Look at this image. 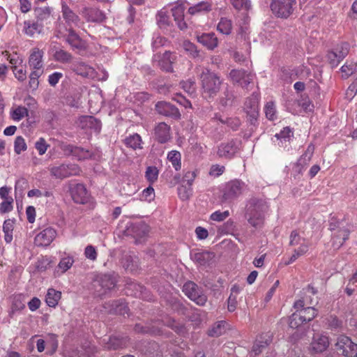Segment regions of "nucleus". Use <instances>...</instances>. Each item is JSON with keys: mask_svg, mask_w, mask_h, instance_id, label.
Masks as SVG:
<instances>
[{"mask_svg": "<svg viewBox=\"0 0 357 357\" xmlns=\"http://www.w3.org/2000/svg\"><path fill=\"white\" fill-rule=\"evenodd\" d=\"M268 206L264 199L255 197H251L245 206V218L252 227H259L264 223L265 213L268 211Z\"/></svg>", "mask_w": 357, "mask_h": 357, "instance_id": "1", "label": "nucleus"}, {"mask_svg": "<svg viewBox=\"0 0 357 357\" xmlns=\"http://www.w3.org/2000/svg\"><path fill=\"white\" fill-rule=\"evenodd\" d=\"M199 79L202 93L206 98H213L218 95L223 82L218 74L208 68L202 69Z\"/></svg>", "mask_w": 357, "mask_h": 357, "instance_id": "2", "label": "nucleus"}, {"mask_svg": "<svg viewBox=\"0 0 357 357\" xmlns=\"http://www.w3.org/2000/svg\"><path fill=\"white\" fill-rule=\"evenodd\" d=\"M183 291L188 298L199 306H204L207 301L203 289L192 281H188L183 284Z\"/></svg>", "mask_w": 357, "mask_h": 357, "instance_id": "3", "label": "nucleus"}, {"mask_svg": "<svg viewBox=\"0 0 357 357\" xmlns=\"http://www.w3.org/2000/svg\"><path fill=\"white\" fill-rule=\"evenodd\" d=\"M247 189V185L240 180H232L228 182L222 191V200L230 202L239 197Z\"/></svg>", "mask_w": 357, "mask_h": 357, "instance_id": "4", "label": "nucleus"}, {"mask_svg": "<svg viewBox=\"0 0 357 357\" xmlns=\"http://www.w3.org/2000/svg\"><path fill=\"white\" fill-rule=\"evenodd\" d=\"M154 66L167 73H172L173 64L177 61V54L175 52L165 51L162 54H155L152 59Z\"/></svg>", "mask_w": 357, "mask_h": 357, "instance_id": "5", "label": "nucleus"}, {"mask_svg": "<svg viewBox=\"0 0 357 357\" xmlns=\"http://www.w3.org/2000/svg\"><path fill=\"white\" fill-rule=\"evenodd\" d=\"M296 2V0H273L270 6L275 15L286 19L292 14Z\"/></svg>", "mask_w": 357, "mask_h": 357, "instance_id": "6", "label": "nucleus"}, {"mask_svg": "<svg viewBox=\"0 0 357 357\" xmlns=\"http://www.w3.org/2000/svg\"><path fill=\"white\" fill-rule=\"evenodd\" d=\"M52 176L56 178L63 179L72 176H77L80 174L81 169L76 164L68 163L53 166L50 169Z\"/></svg>", "mask_w": 357, "mask_h": 357, "instance_id": "7", "label": "nucleus"}, {"mask_svg": "<svg viewBox=\"0 0 357 357\" xmlns=\"http://www.w3.org/2000/svg\"><path fill=\"white\" fill-rule=\"evenodd\" d=\"M129 341L128 336L118 334L103 337L100 344L107 350H116L127 347Z\"/></svg>", "mask_w": 357, "mask_h": 357, "instance_id": "8", "label": "nucleus"}, {"mask_svg": "<svg viewBox=\"0 0 357 357\" xmlns=\"http://www.w3.org/2000/svg\"><path fill=\"white\" fill-rule=\"evenodd\" d=\"M335 347L337 351L345 357H357V344L347 336H340Z\"/></svg>", "mask_w": 357, "mask_h": 357, "instance_id": "9", "label": "nucleus"}, {"mask_svg": "<svg viewBox=\"0 0 357 357\" xmlns=\"http://www.w3.org/2000/svg\"><path fill=\"white\" fill-rule=\"evenodd\" d=\"M240 145L239 141L234 139L227 143H222L218 146L217 153L220 158L231 159L239 151Z\"/></svg>", "mask_w": 357, "mask_h": 357, "instance_id": "10", "label": "nucleus"}, {"mask_svg": "<svg viewBox=\"0 0 357 357\" xmlns=\"http://www.w3.org/2000/svg\"><path fill=\"white\" fill-rule=\"evenodd\" d=\"M348 53L349 44L347 43L337 45L335 50L329 52L327 54V59L331 67H336Z\"/></svg>", "mask_w": 357, "mask_h": 357, "instance_id": "11", "label": "nucleus"}, {"mask_svg": "<svg viewBox=\"0 0 357 357\" xmlns=\"http://www.w3.org/2000/svg\"><path fill=\"white\" fill-rule=\"evenodd\" d=\"M156 112L162 116L172 118L175 120L180 119L181 113L178 109L174 105L165 102L159 101L155 106Z\"/></svg>", "mask_w": 357, "mask_h": 357, "instance_id": "12", "label": "nucleus"}, {"mask_svg": "<svg viewBox=\"0 0 357 357\" xmlns=\"http://www.w3.org/2000/svg\"><path fill=\"white\" fill-rule=\"evenodd\" d=\"M56 236V230L52 227H47L35 236L34 243L38 247H47L51 244Z\"/></svg>", "mask_w": 357, "mask_h": 357, "instance_id": "13", "label": "nucleus"}, {"mask_svg": "<svg viewBox=\"0 0 357 357\" xmlns=\"http://www.w3.org/2000/svg\"><path fill=\"white\" fill-rule=\"evenodd\" d=\"M229 77L234 82L238 84L242 88H248L253 80V75L244 70L234 69L229 73Z\"/></svg>", "mask_w": 357, "mask_h": 357, "instance_id": "14", "label": "nucleus"}, {"mask_svg": "<svg viewBox=\"0 0 357 357\" xmlns=\"http://www.w3.org/2000/svg\"><path fill=\"white\" fill-rule=\"evenodd\" d=\"M78 126L82 129H90L100 133L102 128L101 121L92 116H82L78 120Z\"/></svg>", "mask_w": 357, "mask_h": 357, "instance_id": "15", "label": "nucleus"}, {"mask_svg": "<svg viewBox=\"0 0 357 357\" xmlns=\"http://www.w3.org/2000/svg\"><path fill=\"white\" fill-rule=\"evenodd\" d=\"M271 342L272 338L268 334L259 337L254 342L252 350L250 352V357H257L261 354Z\"/></svg>", "mask_w": 357, "mask_h": 357, "instance_id": "16", "label": "nucleus"}, {"mask_svg": "<svg viewBox=\"0 0 357 357\" xmlns=\"http://www.w3.org/2000/svg\"><path fill=\"white\" fill-rule=\"evenodd\" d=\"M73 201L77 204H84L88 202L89 195L83 184L77 183L70 188Z\"/></svg>", "mask_w": 357, "mask_h": 357, "instance_id": "17", "label": "nucleus"}, {"mask_svg": "<svg viewBox=\"0 0 357 357\" xmlns=\"http://www.w3.org/2000/svg\"><path fill=\"white\" fill-rule=\"evenodd\" d=\"M68 34L65 36V40L68 43L73 50L82 51L85 50V43L73 30L72 27L67 29Z\"/></svg>", "mask_w": 357, "mask_h": 357, "instance_id": "18", "label": "nucleus"}, {"mask_svg": "<svg viewBox=\"0 0 357 357\" xmlns=\"http://www.w3.org/2000/svg\"><path fill=\"white\" fill-rule=\"evenodd\" d=\"M170 126L165 122L159 123L154 128V137L160 144L168 142L171 138Z\"/></svg>", "mask_w": 357, "mask_h": 357, "instance_id": "19", "label": "nucleus"}, {"mask_svg": "<svg viewBox=\"0 0 357 357\" xmlns=\"http://www.w3.org/2000/svg\"><path fill=\"white\" fill-rule=\"evenodd\" d=\"M329 346L328 337L322 334H315L310 344L311 350L314 353H322Z\"/></svg>", "mask_w": 357, "mask_h": 357, "instance_id": "20", "label": "nucleus"}, {"mask_svg": "<svg viewBox=\"0 0 357 357\" xmlns=\"http://www.w3.org/2000/svg\"><path fill=\"white\" fill-rule=\"evenodd\" d=\"M215 257V254L209 251L197 252L191 254V259L199 266L210 265Z\"/></svg>", "mask_w": 357, "mask_h": 357, "instance_id": "21", "label": "nucleus"}, {"mask_svg": "<svg viewBox=\"0 0 357 357\" xmlns=\"http://www.w3.org/2000/svg\"><path fill=\"white\" fill-rule=\"evenodd\" d=\"M82 15L89 22H101L105 19L104 13L96 8H84Z\"/></svg>", "mask_w": 357, "mask_h": 357, "instance_id": "22", "label": "nucleus"}, {"mask_svg": "<svg viewBox=\"0 0 357 357\" xmlns=\"http://www.w3.org/2000/svg\"><path fill=\"white\" fill-rule=\"evenodd\" d=\"M61 13L63 18L68 26L71 27L73 25H79L80 21L79 16L65 2L61 3Z\"/></svg>", "mask_w": 357, "mask_h": 357, "instance_id": "23", "label": "nucleus"}, {"mask_svg": "<svg viewBox=\"0 0 357 357\" xmlns=\"http://www.w3.org/2000/svg\"><path fill=\"white\" fill-rule=\"evenodd\" d=\"M197 41L209 50H213L218 45V39L214 33H205L197 36Z\"/></svg>", "mask_w": 357, "mask_h": 357, "instance_id": "24", "label": "nucleus"}, {"mask_svg": "<svg viewBox=\"0 0 357 357\" xmlns=\"http://www.w3.org/2000/svg\"><path fill=\"white\" fill-rule=\"evenodd\" d=\"M43 50L38 48H33L29 58V66L33 70H41L43 67Z\"/></svg>", "mask_w": 357, "mask_h": 357, "instance_id": "25", "label": "nucleus"}, {"mask_svg": "<svg viewBox=\"0 0 357 357\" xmlns=\"http://www.w3.org/2000/svg\"><path fill=\"white\" fill-rule=\"evenodd\" d=\"M219 102L221 106L224 107L234 106L236 102V96L234 94V91L227 86L219 98Z\"/></svg>", "mask_w": 357, "mask_h": 357, "instance_id": "26", "label": "nucleus"}, {"mask_svg": "<svg viewBox=\"0 0 357 357\" xmlns=\"http://www.w3.org/2000/svg\"><path fill=\"white\" fill-rule=\"evenodd\" d=\"M116 281L112 275L104 274L97 277L94 285L96 286L98 284L104 290V293H105L106 291L113 289L116 285Z\"/></svg>", "mask_w": 357, "mask_h": 357, "instance_id": "27", "label": "nucleus"}, {"mask_svg": "<svg viewBox=\"0 0 357 357\" xmlns=\"http://www.w3.org/2000/svg\"><path fill=\"white\" fill-rule=\"evenodd\" d=\"M135 332L142 334H149L152 335H160L162 334V330L158 326L149 324L145 326L141 324H136L134 327Z\"/></svg>", "mask_w": 357, "mask_h": 357, "instance_id": "28", "label": "nucleus"}, {"mask_svg": "<svg viewBox=\"0 0 357 357\" xmlns=\"http://www.w3.org/2000/svg\"><path fill=\"white\" fill-rule=\"evenodd\" d=\"M275 137L277 139L278 144L280 146L286 147L287 143L289 144L294 137V132L289 127L287 126L283 128L279 133H276Z\"/></svg>", "mask_w": 357, "mask_h": 357, "instance_id": "29", "label": "nucleus"}, {"mask_svg": "<svg viewBox=\"0 0 357 357\" xmlns=\"http://www.w3.org/2000/svg\"><path fill=\"white\" fill-rule=\"evenodd\" d=\"M184 11L185 7L183 5H177L172 8V16L181 30L187 28V24L184 21Z\"/></svg>", "mask_w": 357, "mask_h": 357, "instance_id": "30", "label": "nucleus"}, {"mask_svg": "<svg viewBox=\"0 0 357 357\" xmlns=\"http://www.w3.org/2000/svg\"><path fill=\"white\" fill-rule=\"evenodd\" d=\"M185 52L192 59H202V55L201 51L197 48L196 45L190 40H184L181 45Z\"/></svg>", "mask_w": 357, "mask_h": 357, "instance_id": "31", "label": "nucleus"}, {"mask_svg": "<svg viewBox=\"0 0 357 357\" xmlns=\"http://www.w3.org/2000/svg\"><path fill=\"white\" fill-rule=\"evenodd\" d=\"M73 70L77 75L84 77H93L94 69L84 62H77L73 64Z\"/></svg>", "mask_w": 357, "mask_h": 357, "instance_id": "32", "label": "nucleus"}, {"mask_svg": "<svg viewBox=\"0 0 357 357\" xmlns=\"http://www.w3.org/2000/svg\"><path fill=\"white\" fill-rule=\"evenodd\" d=\"M349 231L345 228H340L337 231L332 234L333 245L335 248H339L344 242L349 238Z\"/></svg>", "mask_w": 357, "mask_h": 357, "instance_id": "33", "label": "nucleus"}, {"mask_svg": "<svg viewBox=\"0 0 357 357\" xmlns=\"http://www.w3.org/2000/svg\"><path fill=\"white\" fill-rule=\"evenodd\" d=\"M15 219H7L3 224V239L6 243H10L13 239Z\"/></svg>", "mask_w": 357, "mask_h": 357, "instance_id": "34", "label": "nucleus"}, {"mask_svg": "<svg viewBox=\"0 0 357 357\" xmlns=\"http://www.w3.org/2000/svg\"><path fill=\"white\" fill-rule=\"evenodd\" d=\"M212 10V3L208 1H201L188 8L190 15L202 14L210 12Z\"/></svg>", "mask_w": 357, "mask_h": 357, "instance_id": "35", "label": "nucleus"}, {"mask_svg": "<svg viewBox=\"0 0 357 357\" xmlns=\"http://www.w3.org/2000/svg\"><path fill=\"white\" fill-rule=\"evenodd\" d=\"M227 326L225 321H217L208 330L207 334L210 337H219L226 332Z\"/></svg>", "mask_w": 357, "mask_h": 357, "instance_id": "36", "label": "nucleus"}, {"mask_svg": "<svg viewBox=\"0 0 357 357\" xmlns=\"http://www.w3.org/2000/svg\"><path fill=\"white\" fill-rule=\"evenodd\" d=\"M24 25V33L31 37L33 36V35L36 33H40L43 27L42 23H39L37 21L36 22L25 21Z\"/></svg>", "mask_w": 357, "mask_h": 357, "instance_id": "37", "label": "nucleus"}, {"mask_svg": "<svg viewBox=\"0 0 357 357\" xmlns=\"http://www.w3.org/2000/svg\"><path fill=\"white\" fill-rule=\"evenodd\" d=\"M61 293L54 289H49L45 297V301L48 306L54 307L61 298Z\"/></svg>", "mask_w": 357, "mask_h": 357, "instance_id": "38", "label": "nucleus"}, {"mask_svg": "<svg viewBox=\"0 0 357 357\" xmlns=\"http://www.w3.org/2000/svg\"><path fill=\"white\" fill-rule=\"evenodd\" d=\"M156 21L158 26L160 29H165L171 24L170 17L167 14V12L162 9L158 12L156 15Z\"/></svg>", "mask_w": 357, "mask_h": 357, "instance_id": "39", "label": "nucleus"}, {"mask_svg": "<svg viewBox=\"0 0 357 357\" xmlns=\"http://www.w3.org/2000/svg\"><path fill=\"white\" fill-rule=\"evenodd\" d=\"M53 56L55 61L62 63H69L73 59V55L63 49L56 50Z\"/></svg>", "mask_w": 357, "mask_h": 357, "instance_id": "40", "label": "nucleus"}, {"mask_svg": "<svg viewBox=\"0 0 357 357\" xmlns=\"http://www.w3.org/2000/svg\"><path fill=\"white\" fill-rule=\"evenodd\" d=\"M167 160L172 163L176 171L181 169V154L177 151H171L167 154Z\"/></svg>", "mask_w": 357, "mask_h": 357, "instance_id": "41", "label": "nucleus"}, {"mask_svg": "<svg viewBox=\"0 0 357 357\" xmlns=\"http://www.w3.org/2000/svg\"><path fill=\"white\" fill-rule=\"evenodd\" d=\"M233 24L231 20L227 17H222L218 24L217 29L221 33L229 35L231 33Z\"/></svg>", "mask_w": 357, "mask_h": 357, "instance_id": "42", "label": "nucleus"}, {"mask_svg": "<svg viewBox=\"0 0 357 357\" xmlns=\"http://www.w3.org/2000/svg\"><path fill=\"white\" fill-rule=\"evenodd\" d=\"M73 155L76 157L79 160H84L88 159H95V153L86 150L82 147L76 146V149H75L74 154Z\"/></svg>", "mask_w": 357, "mask_h": 357, "instance_id": "43", "label": "nucleus"}, {"mask_svg": "<svg viewBox=\"0 0 357 357\" xmlns=\"http://www.w3.org/2000/svg\"><path fill=\"white\" fill-rule=\"evenodd\" d=\"M309 249V245L307 243H301L297 249L294 250V253L289 258V261L285 262L286 265H289L295 261L298 257L304 255Z\"/></svg>", "mask_w": 357, "mask_h": 357, "instance_id": "44", "label": "nucleus"}, {"mask_svg": "<svg viewBox=\"0 0 357 357\" xmlns=\"http://www.w3.org/2000/svg\"><path fill=\"white\" fill-rule=\"evenodd\" d=\"M264 112L266 117L270 121H275L277 119V110L276 107L273 101L266 102L264 106Z\"/></svg>", "mask_w": 357, "mask_h": 357, "instance_id": "45", "label": "nucleus"}, {"mask_svg": "<svg viewBox=\"0 0 357 357\" xmlns=\"http://www.w3.org/2000/svg\"><path fill=\"white\" fill-rule=\"evenodd\" d=\"M245 112L250 111H259V98L257 95L248 98L245 102Z\"/></svg>", "mask_w": 357, "mask_h": 357, "instance_id": "46", "label": "nucleus"}, {"mask_svg": "<svg viewBox=\"0 0 357 357\" xmlns=\"http://www.w3.org/2000/svg\"><path fill=\"white\" fill-rule=\"evenodd\" d=\"M142 142V138L139 135L134 134L126 138L125 143L127 146H129L133 149L141 148L140 144Z\"/></svg>", "mask_w": 357, "mask_h": 357, "instance_id": "47", "label": "nucleus"}, {"mask_svg": "<svg viewBox=\"0 0 357 357\" xmlns=\"http://www.w3.org/2000/svg\"><path fill=\"white\" fill-rule=\"evenodd\" d=\"M301 315L303 320L309 322L312 320L317 314V310L312 307H307L301 310L299 312Z\"/></svg>", "mask_w": 357, "mask_h": 357, "instance_id": "48", "label": "nucleus"}, {"mask_svg": "<svg viewBox=\"0 0 357 357\" xmlns=\"http://www.w3.org/2000/svg\"><path fill=\"white\" fill-rule=\"evenodd\" d=\"M135 237L142 238L148 233L147 226L144 224H135L131 228Z\"/></svg>", "mask_w": 357, "mask_h": 357, "instance_id": "49", "label": "nucleus"}, {"mask_svg": "<svg viewBox=\"0 0 357 357\" xmlns=\"http://www.w3.org/2000/svg\"><path fill=\"white\" fill-rule=\"evenodd\" d=\"M162 321L164 325L167 326L169 328H171L177 333H181L184 331L183 325L177 323L174 319L168 317L166 318Z\"/></svg>", "mask_w": 357, "mask_h": 357, "instance_id": "50", "label": "nucleus"}, {"mask_svg": "<svg viewBox=\"0 0 357 357\" xmlns=\"http://www.w3.org/2000/svg\"><path fill=\"white\" fill-rule=\"evenodd\" d=\"M159 171L155 166H150L146 168L145 177L150 183H153L158 180Z\"/></svg>", "mask_w": 357, "mask_h": 357, "instance_id": "51", "label": "nucleus"}, {"mask_svg": "<svg viewBox=\"0 0 357 357\" xmlns=\"http://www.w3.org/2000/svg\"><path fill=\"white\" fill-rule=\"evenodd\" d=\"M35 16L37 22L41 23L43 20H47L50 15V9L49 8H37L34 10Z\"/></svg>", "mask_w": 357, "mask_h": 357, "instance_id": "52", "label": "nucleus"}, {"mask_svg": "<svg viewBox=\"0 0 357 357\" xmlns=\"http://www.w3.org/2000/svg\"><path fill=\"white\" fill-rule=\"evenodd\" d=\"M306 322L303 320L301 315L298 312H294L291 314L289 319V326L292 328H297L298 326Z\"/></svg>", "mask_w": 357, "mask_h": 357, "instance_id": "53", "label": "nucleus"}, {"mask_svg": "<svg viewBox=\"0 0 357 357\" xmlns=\"http://www.w3.org/2000/svg\"><path fill=\"white\" fill-rule=\"evenodd\" d=\"M27 149L26 144L24 139L22 136H18L15 138L14 142V150L17 154H20L22 151H26Z\"/></svg>", "mask_w": 357, "mask_h": 357, "instance_id": "54", "label": "nucleus"}, {"mask_svg": "<svg viewBox=\"0 0 357 357\" xmlns=\"http://www.w3.org/2000/svg\"><path fill=\"white\" fill-rule=\"evenodd\" d=\"M311 158H308L307 157H305L304 155H302L295 165V171L298 174H302L305 167L309 164Z\"/></svg>", "mask_w": 357, "mask_h": 357, "instance_id": "55", "label": "nucleus"}, {"mask_svg": "<svg viewBox=\"0 0 357 357\" xmlns=\"http://www.w3.org/2000/svg\"><path fill=\"white\" fill-rule=\"evenodd\" d=\"M28 114H29V111L25 107L18 106L13 112L12 118L15 121H20L22 119H23L24 116H27Z\"/></svg>", "mask_w": 357, "mask_h": 357, "instance_id": "56", "label": "nucleus"}, {"mask_svg": "<svg viewBox=\"0 0 357 357\" xmlns=\"http://www.w3.org/2000/svg\"><path fill=\"white\" fill-rule=\"evenodd\" d=\"M74 263V259L71 257L62 258L59 263L58 267L62 270V273H65L71 268Z\"/></svg>", "mask_w": 357, "mask_h": 357, "instance_id": "57", "label": "nucleus"}, {"mask_svg": "<svg viewBox=\"0 0 357 357\" xmlns=\"http://www.w3.org/2000/svg\"><path fill=\"white\" fill-rule=\"evenodd\" d=\"M221 123L227 124L233 130H236L241 126V121L238 118H226L225 119H220Z\"/></svg>", "mask_w": 357, "mask_h": 357, "instance_id": "58", "label": "nucleus"}, {"mask_svg": "<svg viewBox=\"0 0 357 357\" xmlns=\"http://www.w3.org/2000/svg\"><path fill=\"white\" fill-rule=\"evenodd\" d=\"M167 42V39L161 36L158 35L154 36L151 43L153 50L155 52L160 47L165 46Z\"/></svg>", "mask_w": 357, "mask_h": 357, "instance_id": "59", "label": "nucleus"}, {"mask_svg": "<svg viewBox=\"0 0 357 357\" xmlns=\"http://www.w3.org/2000/svg\"><path fill=\"white\" fill-rule=\"evenodd\" d=\"M84 256L91 261H96L98 257L96 248L92 245H88L84 249Z\"/></svg>", "mask_w": 357, "mask_h": 357, "instance_id": "60", "label": "nucleus"}, {"mask_svg": "<svg viewBox=\"0 0 357 357\" xmlns=\"http://www.w3.org/2000/svg\"><path fill=\"white\" fill-rule=\"evenodd\" d=\"M230 2L236 10H248L251 6L250 0H230Z\"/></svg>", "mask_w": 357, "mask_h": 357, "instance_id": "61", "label": "nucleus"}, {"mask_svg": "<svg viewBox=\"0 0 357 357\" xmlns=\"http://www.w3.org/2000/svg\"><path fill=\"white\" fill-rule=\"evenodd\" d=\"M235 229V224L234 221L229 220L219 228L221 234H232Z\"/></svg>", "mask_w": 357, "mask_h": 357, "instance_id": "62", "label": "nucleus"}, {"mask_svg": "<svg viewBox=\"0 0 357 357\" xmlns=\"http://www.w3.org/2000/svg\"><path fill=\"white\" fill-rule=\"evenodd\" d=\"M49 146L50 145L47 144L45 139L43 137L39 138L35 143V148L38 151L40 155L45 154Z\"/></svg>", "mask_w": 357, "mask_h": 357, "instance_id": "63", "label": "nucleus"}, {"mask_svg": "<svg viewBox=\"0 0 357 357\" xmlns=\"http://www.w3.org/2000/svg\"><path fill=\"white\" fill-rule=\"evenodd\" d=\"M155 197V191L151 186H149L142 191L141 199L150 202Z\"/></svg>", "mask_w": 357, "mask_h": 357, "instance_id": "64", "label": "nucleus"}]
</instances>
